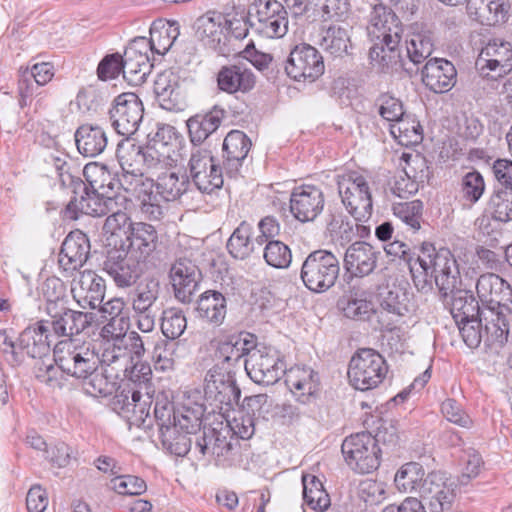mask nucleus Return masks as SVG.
<instances>
[{"mask_svg":"<svg viewBox=\"0 0 512 512\" xmlns=\"http://www.w3.org/2000/svg\"><path fill=\"white\" fill-rule=\"evenodd\" d=\"M255 83L254 73L243 63L222 66L217 73L218 88L228 94L247 93Z\"/></svg>","mask_w":512,"mask_h":512,"instance_id":"nucleus-29","label":"nucleus"},{"mask_svg":"<svg viewBox=\"0 0 512 512\" xmlns=\"http://www.w3.org/2000/svg\"><path fill=\"white\" fill-rule=\"evenodd\" d=\"M475 68L483 79L497 81L512 70V46L509 42L492 40L483 47Z\"/></svg>","mask_w":512,"mask_h":512,"instance_id":"nucleus-12","label":"nucleus"},{"mask_svg":"<svg viewBox=\"0 0 512 512\" xmlns=\"http://www.w3.org/2000/svg\"><path fill=\"white\" fill-rule=\"evenodd\" d=\"M467 9L482 25L495 26L507 20L506 0H467Z\"/></svg>","mask_w":512,"mask_h":512,"instance_id":"nucleus-42","label":"nucleus"},{"mask_svg":"<svg viewBox=\"0 0 512 512\" xmlns=\"http://www.w3.org/2000/svg\"><path fill=\"white\" fill-rule=\"evenodd\" d=\"M78 152L85 157L100 155L108 144L105 130L99 125L82 124L74 134Z\"/></svg>","mask_w":512,"mask_h":512,"instance_id":"nucleus-40","label":"nucleus"},{"mask_svg":"<svg viewBox=\"0 0 512 512\" xmlns=\"http://www.w3.org/2000/svg\"><path fill=\"white\" fill-rule=\"evenodd\" d=\"M401 159L406 163L404 172L409 179H413L411 183H406L405 180L397 181L393 192L400 198H405L407 195L413 194L417 191L416 181H424L428 178V167L424 157L416 154L403 153Z\"/></svg>","mask_w":512,"mask_h":512,"instance_id":"nucleus-45","label":"nucleus"},{"mask_svg":"<svg viewBox=\"0 0 512 512\" xmlns=\"http://www.w3.org/2000/svg\"><path fill=\"white\" fill-rule=\"evenodd\" d=\"M250 379L262 385L275 384L286 373V364L279 352L267 346L254 345L244 361Z\"/></svg>","mask_w":512,"mask_h":512,"instance_id":"nucleus-9","label":"nucleus"},{"mask_svg":"<svg viewBox=\"0 0 512 512\" xmlns=\"http://www.w3.org/2000/svg\"><path fill=\"white\" fill-rule=\"evenodd\" d=\"M225 110L214 106L205 113H198L187 120L188 133L193 147L202 144L220 126L225 117Z\"/></svg>","mask_w":512,"mask_h":512,"instance_id":"nucleus-33","label":"nucleus"},{"mask_svg":"<svg viewBox=\"0 0 512 512\" xmlns=\"http://www.w3.org/2000/svg\"><path fill=\"white\" fill-rule=\"evenodd\" d=\"M454 65L443 58L429 59L422 69L423 84L434 93H445L456 83Z\"/></svg>","mask_w":512,"mask_h":512,"instance_id":"nucleus-27","label":"nucleus"},{"mask_svg":"<svg viewBox=\"0 0 512 512\" xmlns=\"http://www.w3.org/2000/svg\"><path fill=\"white\" fill-rule=\"evenodd\" d=\"M338 193L355 221H366L372 215V196L365 177L356 172L337 176Z\"/></svg>","mask_w":512,"mask_h":512,"instance_id":"nucleus-8","label":"nucleus"},{"mask_svg":"<svg viewBox=\"0 0 512 512\" xmlns=\"http://www.w3.org/2000/svg\"><path fill=\"white\" fill-rule=\"evenodd\" d=\"M122 371L127 379L121 385H129L141 391L151 390L152 370L147 362L142 360L129 362L127 366L123 367Z\"/></svg>","mask_w":512,"mask_h":512,"instance_id":"nucleus-57","label":"nucleus"},{"mask_svg":"<svg viewBox=\"0 0 512 512\" xmlns=\"http://www.w3.org/2000/svg\"><path fill=\"white\" fill-rule=\"evenodd\" d=\"M201 273L191 261L180 259L170 270L175 297L182 303H190L198 290Z\"/></svg>","mask_w":512,"mask_h":512,"instance_id":"nucleus-26","label":"nucleus"},{"mask_svg":"<svg viewBox=\"0 0 512 512\" xmlns=\"http://www.w3.org/2000/svg\"><path fill=\"white\" fill-rule=\"evenodd\" d=\"M380 251L364 241L350 244L344 254V268L351 281L370 275L377 267Z\"/></svg>","mask_w":512,"mask_h":512,"instance_id":"nucleus-22","label":"nucleus"},{"mask_svg":"<svg viewBox=\"0 0 512 512\" xmlns=\"http://www.w3.org/2000/svg\"><path fill=\"white\" fill-rule=\"evenodd\" d=\"M138 47L134 40L122 57L123 77L132 85L144 83L152 67L147 54L142 53Z\"/></svg>","mask_w":512,"mask_h":512,"instance_id":"nucleus-44","label":"nucleus"},{"mask_svg":"<svg viewBox=\"0 0 512 512\" xmlns=\"http://www.w3.org/2000/svg\"><path fill=\"white\" fill-rule=\"evenodd\" d=\"M187 327V320L183 311L170 308L163 311L161 321V331L167 338L166 340L174 341L179 338Z\"/></svg>","mask_w":512,"mask_h":512,"instance_id":"nucleus-64","label":"nucleus"},{"mask_svg":"<svg viewBox=\"0 0 512 512\" xmlns=\"http://www.w3.org/2000/svg\"><path fill=\"white\" fill-rule=\"evenodd\" d=\"M45 162L54 169L63 188H70L73 194L85 190V183L80 178V169L71 161L68 154L58 151L50 153Z\"/></svg>","mask_w":512,"mask_h":512,"instance_id":"nucleus-35","label":"nucleus"},{"mask_svg":"<svg viewBox=\"0 0 512 512\" xmlns=\"http://www.w3.org/2000/svg\"><path fill=\"white\" fill-rule=\"evenodd\" d=\"M203 413L204 410L200 405L183 406L174 414L172 425L186 434H195L201 428Z\"/></svg>","mask_w":512,"mask_h":512,"instance_id":"nucleus-60","label":"nucleus"},{"mask_svg":"<svg viewBox=\"0 0 512 512\" xmlns=\"http://www.w3.org/2000/svg\"><path fill=\"white\" fill-rule=\"evenodd\" d=\"M476 293L482 305L483 319L489 324L487 330L502 337L506 326L509 327L508 316L512 314L511 285L497 274L486 273L478 278Z\"/></svg>","mask_w":512,"mask_h":512,"instance_id":"nucleus-3","label":"nucleus"},{"mask_svg":"<svg viewBox=\"0 0 512 512\" xmlns=\"http://www.w3.org/2000/svg\"><path fill=\"white\" fill-rule=\"evenodd\" d=\"M230 21L220 12L208 11L194 23L196 37L208 48L224 54Z\"/></svg>","mask_w":512,"mask_h":512,"instance_id":"nucleus-21","label":"nucleus"},{"mask_svg":"<svg viewBox=\"0 0 512 512\" xmlns=\"http://www.w3.org/2000/svg\"><path fill=\"white\" fill-rule=\"evenodd\" d=\"M442 299L446 305L450 306L451 315L456 323L482 316V305L469 290L459 289L456 286L446 300Z\"/></svg>","mask_w":512,"mask_h":512,"instance_id":"nucleus-41","label":"nucleus"},{"mask_svg":"<svg viewBox=\"0 0 512 512\" xmlns=\"http://www.w3.org/2000/svg\"><path fill=\"white\" fill-rule=\"evenodd\" d=\"M178 81L177 77L171 71H165L158 74L154 81V92L160 102V105L171 110L178 99Z\"/></svg>","mask_w":512,"mask_h":512,"instance_id":"nucleus-56","label":"nucleus"},{"mask_svg":"<svg viewBox=\"0 0 512 512\" xmlns=\"http://www.w3.org/2000/svg\"><path fill=\"white\" fill-rule=\"evenodd\" d=\"M82 172L90 188L100 194L114 196L120 188L126 191L132 190L130 187L132 182L127 186L128 182H125L123 177L116 178L105 165L89 163L85 165Z\"/></svg>","mask_w":512,"mask_h":512,"instance_id":"nucleus-32","label":"nucleus"},{"mask_svg":"<svg viewBox=\"0 0 512 512\" xmlns=\"http://www.w3.org/2000/svg\"><path fill=\"white\" fill-rule=\"evenodd\" d=\"M109 115L115 131L119 135L131 137L143 120V103L135 93H122L114 99Z\"/></svg>","mask_w":512,"mask_h":512,"instance_id":"nucleus-16","label":"nucleus"},{"mask_svg":"<svg viewBox=\"0 0 512 512\" xmlns=\"http://www.w3.org/2000/svg\"><path fill=\"white\" fill-rule=\"evenodd\" d=\"M378 302L381 314L391 315L393 322L409 313L412 307L409 292L395 283L379 288Z\"/></svg>","mask_w":512,"mask_h":512,"instance_id":"nucleus-34","label":"nucleus"},{"mask_svg":"<svg viewBox=\"0 0 512 512\" xmlns=\"http://www.w3.org/2000/svg\"><path fill=\"white\" fill-rule=\"evenodd\" d=\"M492 218L508 222L512 220V186L497 189L490 196L488 207Z\"/></svg>","mask_w":512,"mask_h":512,"instance_id":"nucleus-58","label":"nucleus"},{"mask_svg":"<svg viewBox=\"0 0 512 512\" xmlns=\"http://www.w3.org/2000/svg\"><path fill=\"white\" fill-rule=\"evenodd\" d=\"M116 157L123 171L125 182H128L129 176L134 181L141 180L142 146L136 144L131 137H125L117 145Z\"/></svg>","mask_w":512,"mask_h":512,"instance_id":"nucleus-43","label":"nucleus"},{"mask_svg":"<svg viewBox=\"0 0 512 512\" xmlns=\"http://www.w3.org/2000/svg\"><path fill=\"white\" fill-rule=\"evenodd\" d=\"M105 291V280L92 270L83 271L79 280L71 288L74 300L83 309H97L100 307L104 300Z\"/></svg>","mask_w":512,"mask_h":512,"instance_id":"nucleus-24","label":"nucleus"},{"mask_svg":"<svg viewBox=\"0 0 512 512\" xmlns=\"http://www.w3.org/2000/svg\"><path fill=\"white\" fill-rule=\"evenodd\" d=\"M188 170L193 183L202 193L211 194L223 185L222 169L215 163L209 149L193 147Z\"/></svg>","mask_w":512,"mask_h":512,"instance_id":"nucleus-13","label":"nucleus"},{"mask_svg":"<svg viewBox=\"0 0 512 512\" xmlns=\"http://www.w3.org/2000/svg\"><path fill=\"white\" fill-rule=\"evenodd\" d=\"M146 268L147 263L129 254L124 243H121L120 248L109 249L103 262V270L119 288H127L136 284Z\"/></svg>","mask_w":512,"mask_h":512,"instance_id":"nucleus-11","label":"nucleus"},{"mask_svg":"<svg viewBox=\"0 0 512 512\" xmlns=\"http://www.w3.org/2000/svg\"><path fill=\"white\" fill-rule=\"evenodd\" d=\"M204 394L207 400L215 402L222 409L223 405L228 407L238 405L241 390L236 384L232 370L216 364L206 374Z\"/></svg>","mask_w":512,"mask_h":512,"instance_id":"nucleus-17","label":"nucleus"},{"mask_svg":"<svg viewBox=\"0 0 512 512\" xmlns=\"http://www.w3.org/2000/svg\"><path fill=\"white\" fill-rule=\"evenodd\" d=\"M154 185L161 199L175 201L187 192L190 181L185 173H179L171 168H167L157 175Z\"/></svg>","mask_w":512,"mask_h":512,"instance_id":"nucleus-48","label":"nucleus"},{"mask_svg":"<svg viewBox=\"0 0 512 512\" xmlns=\"http://www.w3.org/2000/svg\"><path fill=\"white\" fill-rule=\"evenodd\" d=\"M425 471L421 464L408 462L396 473L394 481L399 491L404 493H418L425 480Z\"/></svg>","mask_w":512,"mask_h":512,"instance_id":"nucleus-53","label":"nucleus"},{"mask_svg":"<svg viewBox=\"0 0 512 512\" xmlns=\"http://www.w3.org/2000/svg\"><path fill=\"white\" fill-rule=\"evenodd\" d=\"M285 383L296 399L307 403L318 390V374L310 367H292L286 373Z\"/></svg>","mask_w":512,"mask_h":512,"instance_id":"nucleus-38","label":"nucleus"},{"mask_svg":"<svg viewBox=\"0 0 512 512\" xmlns=\"http://www.w3.org/2000/svg\"><path fill=\"white\" fill-rule=\"evenodd\" d=\"M160 294V284L153 278H146L136 285L129 294V301L133 313H151L157 308V301Z\"/></svg>","mask_w":512,"mask_h":512,"instance_id":"nucleus-47","label":"nucleus"},{"mask_svg":"<svg viewBox=\"0 0 512 512\" xmlns=\"http://www.w3.org/2000/svg\"><path fill=\"white\" fill-rule=\"evenodd\" d=\"M406 57L414 65L423 63L434 50L433 34L430 30L413 28L405 41Z\"/></svg>","mask_w":512,"mask_h":512,"instance_id":"nucleus-50","label":"nucleus"},{"mask_svg":"<svg viewBox=\"0 0 512 512\" xmlns=\"http://www.w3.org/2000/svg\"><path fill=\"white\" fill-rule=\"evenodd\" d=\"M415 263L427 267L441 298L445 300L460 282L457 261L447 248L436 250L433 244L423 243Z\"/></svg>","mask_w":512,"mask_h":512,"instance_id":"nucleus-5","label":"nucleus"},{"mask_svg":"<svg viewBox=\"0 0 512 512\" xmlns=\"http://www.w3.org/2000/svg\"><path fill=\"white\" fill-rule=\"evenodd\" d=\"M387 373L388 365L380 353L371 348H361L349 361L347 377L356 390L368 391L378 387Z\"/></svg>","mask_w":512,"mask_h":512,"instance_id":"nucleus-6","label":"nucleus"},{"mask_svg":"<svg viewBox=\"0 0 512 512\" xmlns=\"http://www.w3.org/2000/svg\"><path fill=\"white\" fill-rule=\"evenodd\" d=\"M99 357L90 344L61 341L53 350V359H40L35 367L36 378L52 388L63 385L62 373L86 380L98 369Z\"/></svg>","mask_w":512,"mask_h":512,"instance_id":"nucleus-1","label":"nucleus"},{"mask_svg":"<svg viewBox=\"0 0 512 512\" xmlns=\"http://www.w3.org/2000/svg\"><path fill=\"white\" fill-rule=\"evenodd\" d=\"M116 206L117 202L113 195H103L92 189L90 191L85 184V190L73 194L64 214L71 220L78 219L80 214L101 217L113 211Z\"/></svg>","mask_w":512,"mask_h":512,"instance_id":"nucleus-19","label":"nucleus"},{"mask_svg":"<svg viewBox=\"0 0 512 512\" xmlns=\"http://www.w3.org/2000/svg\"><path fill=\"white\" fill-rule=\"evenodd\" d=\"M52 337L46 321L40 320L20 333L18 348L31 358L43 359L49 356Z\"/></svg>","mask_w":512,"mask_h":512,"instance_id":"nucleus-28","label":"nucleus"},{"mask_svg":"<svg viewBox=\"0 0 512 512\" xmlns=\"http://www.w3.org/2000/svg\"><path fill=\"white\" fill-rule=\"evenodd\" d=\"M324 194L314 185H303L293 189L290 196V211L300 222H310L324 208Z\"/></svg>","mask_w":512,"mask_h":512,"instance_id":"nucleus-23","label":"nucleus"},{"mask_svg":"<svg viewBox=\"0 0 512 512\" xmlns=\"http://www.w3.org/2000/svg\"><path fill=\"white\" fill-rule=\"evenodd\" d=\"M157 242L158 233L155 227L147 223L137 222L134 226H131V231L126 235L123 243H127L125 249L129 251V254L147 263V258L155 251Z\"/></svg>","mask_w":512,"mask_h":512,"instance_id":"nucleus-31","label":"nucleus"},{"mask_svg":"<svg viewBox=\"0 0 512 512\" xmlns=\"http://www.w3.org/2000/svg\"><path fill=\"white\" fill-rule=\"evenodd\" d=\"M368 35L373 42L369 57L374 66L384 73L408 71L400 48L403 25L392 10L381 8L374 11Z\"/></svg>","mask_w":512,"mask_h":512,"instance_id":"nucleus-2","label":"nucleus"},{"mask_svg":"<svg viewBox=\"0 0 512 512\" xmlns=\"http://www.w3.org/2000/svg\"><path fill=\"white\" fill-rule=\"evenodd\" d=\"M180 35L179 25L177 22H154L150 28V39L146 38L135 39V44L143 47H150V49L159 54H166L175 43Z\"/></svg>","mask_w":512,"mask_h":512,"instance_id":"nucleus-39","label":"nucleus"},{"mask_svg":"<svg viewBox=\"0 0 512 512\" xmlns=\"http://www.w3.org/2000/svg\"><path fill=\"white\" fill-rule=\"evenodd\" d=\"M196 313L199 319L213 327L222 325L227 313L226 297L216 290L205 291L197 300Z\"/></svg>","mask_w":512,"mask_h":512,"instance_id":"nucleus-37","label":"nucleus"},{"mask_svg":"<svg viewBox=\"0 0 512 512\" xmlns=\"http://www.w3.org/2000/svg\"><path fill=\"white\" fill-rule=\"evenodd\" d=\"M284 69L295 81L313 82L324 73L325 66L321 53L315 47L301 43L290 51Z\"/></svg>","mask_w":512,"mask_h":512,"instance_id":"nucleus-14","label":"nucleus"},{"mask_svg":"<svg viewBox=\"0 0 512 512\" xmlns=\"http://www.w3.org/2000/svg\"><path fill=\"white\" fill-rule=\"evenodd\" d=\"M251 145V140L242 131L232 130L226 135L223 141V163L230 177L238 174Z\"/></svg>","mask_w":512,"mask_h":512,"instance_id":"nucleus-30","label":"nucleus"},{"mask_svg":"<svg viewBox=\"0 0 512 512\" xmlns=\"http://www.w3.org/2000/svg\"><path fill=\"white\" fill-rule=\"evenodd\" d=\"M99 357V363L105 365H116L119 370L130 362V353L128 347L123 341L106 340L103 345L101 356L95 352Z\"/></svg>","mask_w":512,"mask_h":512,"instance_id":"nucleus-59","label":"nucleus"},{"mask_svg":"<svg viewBox=\"0 0 512 512\" xmlns=\"http://www.w3.org/2000/svg\"><path fill=\"white\" fill-rule=\"evenodd\" d=\"M149 389L139 390L120 385L112 400L113 409L135 425H144L150 415L153 396Z\"/></svg>","mask_w":512,"mask_h":512,"instance_id":"nucleus-15","label":"nucleus"},{"mask_svg":"<svg viewBox=\"0 0 512 512\" xmlns=\"http://www.w3.org/2000/svg\"><path fill=\"white\" fill-rule=\"evenodd\" d=\"M340 271L339 260L330 251L315 250L305 258L300 278L307 289L314 293H324L333 287Z\"/></svg>","mask_w":512,"mask_h":512,"instance_id":"nucleus-7","label":"nucleus"},{"mask_svg":"<svg viewBox=\"0 0 512 512\" xmlns=\"http://www.w3.org/2000/svg\"><path fill=\"white\" fill-rule=\"evenodd\" d=\"M177 347L178 343L175 341L161 339L156 342L152 352V359L156 370L164 372L174 368L177 359Z\"/></svg>","mask_w":512,"mask_h":512,"instance_id":"nucleus-63","label":"nucleus"},{"mask_svg":"<svg viewBox=\"0 0 512 512\" xmlns=\"http://www.w3.org/2000/svg\"><path fill=\"white\" fill-rule=\"evenodd\" d=\"M189 435L190 434H186V432L173 426L168 429H163V432L160 433V438L163 447L171 454L183 457L191 449L192 441Z\"/></svg>","mask_w":512,"mask_h":512,"instance_id":"nucleus-61","label":"nucleus"},{"mask_svg":"<svg viewBox=\"0 0 512 512\" xmlns=\"http://www.w3.org/2000/svg\"><path fill=\"white\" fill-rule=\"evenodd\" d=\"M456 478L444 472H431L426 475L420 490V497L426 502L430 512H450L460 492Z\"/></svg>","mask_w":512,"mask_h":512,"instance_id":"nucleus-10","label":"nucleus"},{"mask_svg":"<svg viewBox=\"0 0 512 512\" xmlns=\"http://www.w3.org/2000/svg\"><path fill=\"white\" fill-rule=\"evenodd\" d=\"M90 242L80 231L70 232L64 239L59 253V267L68 274L80 269L87 261Z\"/></svg>","mask_w":512,"mask_h":512,"instance_id":"nucleus-25","label":"nucleus"},{"mask_svg":"<svg viewBox=\"0 0 512 512\" xmlns=\"http://www.w3.org/2000/svg\"><path fill=\"white\" fill-rule=\"evenodd\" d=\"M263 257L265 262L277 269H286L292 261L290 248L279 240H269L264 248Z\"/></svg>","mask_w":512,"mask_h":512,"instance_id":"nucleus-62","label":"nucleus"},{"mask_svg":"<svg viewBox=\"0 0 512 512\" xmlns=\"http://www.w3.org/2000/svg\"><path fill=\"white\" fill-rule=\"evenodd\" d=\"M456 324L463 341L470 348H477L482 339H484L488 344L503 345L507 341L509 334V327L506 326V331H503L502 337L498 335L496 337L494 333L487 330L486 326L489 324L484 321L483 315L481 317L478 316L470 318L463 321V323Z\"/></svg>","mask_w":512,"mask_h":512,"instance_id":"nucleus-36","label":"nucleus"},{"mask_svg":"<svg viewBox=\"0 0 512 512\" xmlns=\"http://www.w3.org/2000/svg\"><path fill=\"white\" fill-rule=\"evenodd\" d=\"M256 31L266 38H282L288 31L287 10L277 0H259L256 4Z\"/></svg>","mask_w":512,"mask_h":512,"instance_id":"nucleus-20","label":"nucleus"},{"mask_svg":"<svg viewBox=\"0 0 512 512\" xmlns=\"http://www.w3.org/2000/svg\"><path fill=\"white\" fill-rule=\"evenodd\" d=\"M49 319L45 320L52 336L67 337L69 341L74 335H79L89 328L95 320L92 312L73 310L69 304L65 306H53L47 312Z\"/></svg>","mask_w":512,"mask_h":512,"instance_id":"nucleus-18","label":"nucleus"},{"mask_svg":"<svg viewBox=\"0 0 512 512\" xmlns=\"http://www.w3.org/2000/svg\"><path fill=\"white\" fill-rule=\"evenodd\" d=\"M254 340L249 334L232 336L228 341L221 343L218 350L220 367L229 369L235 366L243 356L248 357V353L254 348Z\"/></svg>","mask_w":512,"mask_h":512,"instance_id":"nucleus-46","label":"nucleus"},{"mask_svg":"<svg viewBox=\"0 0 512 512\" xmlns=\"http://www.w3.org/2000/svg\"><path fill=\"white\" fill-rule=\"evenodd\" d=\"M251 236L252 226L246 221L241 222L227 242V249L233 258L244 260L251 255L254 250Z\"/></svg>","mask_w":512,"mask_h":512,"instance_id":"nucleus-55","label":"nucleus"},{"mask_svg":"<svg viewBox=\"0 0 512 512\" xmlns=\"http://www.w3.org/2000/svg\"><path fill=\"white\" fill-rule=\"evenodd\" d=\"M175 150L167 142L154 138L146 147H142L141 172L144 174V168L151 170L162 169L171 166L176 160L172 157Z\"/></svg>","mask_w":512,"mask_h":512,"instance_id":"nucleus-49","label":"nucleus"},{"mask_svg":"<svg viewBox=\"0 0 512 512\" xmlns=\"http://www.w3.org/2000/svg\"><path fill=\"white\" fill-rule=\"evenodd\" d=\"M326 229L331 240L342 247L348 245L355 239L353 222L339 209L329 210L326 219Z\"/></svg>","mask_w":512,"mask_h":512,"instance_id":"nucleus-52","label":"nucleus"},{"mask_svg":"<svg viewBox=\"0 0 512 512\" xmlns=\"http://www.w3.org/2000/svg\"><path fill=\"white\" fill-rule=\"evenodd\" d=\"M352 27L345 25H330L321 40L322 48L335 57H342L349 53Z\"/></svg>","mask_w":512,"mask_h":512,"instance_id":"nucleus-51","label":"nucleus"},{"mask_svg":"<svg viewBox=\"0 0 512 512\" xmlns=\"http://www.w3.org/2000/svg\"><path fill=\"white\" fill-rule=\"evenodd\" d=\"M304 502L314 510L324 511L330 506V497L322 482L314 475L302 476Z\"/></svg>","mask_w":512,"mask_h":512,"instance_id":"nucleus-54","label":"nucleus"},{"mask_svg":"<svg viewBox=\"0 0 512 512\" xmlns=\"http://www.w3.org/2000/svg\"><path fill=\"white\" fill-rule=\"evenodd\" d=\"M395 437L391 433L387 439L380 429L375 436L369 432L356 433L345 438L341 451L353 471L360 474L371 473L380 465L381 450L378 442H394Z\"/></svg>","mask_w":512,"mask_h":512,"instance_id":"nucleus-4","label":"nucleus"}]
</instances>
